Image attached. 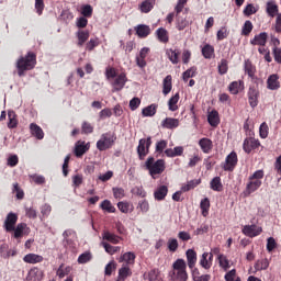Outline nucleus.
<instances>
[{
	"mask_svg": "<svg viewBox=\"0 0 281 281\" xmlns=\"http://www.w3.org/2000/svg\"><path fill=\"white\" fill-rule=\"evenodd\" d=\"M36 67V54L27 53L25 57H21L16 61L18 75L21 77L25 76V71H30Z\"/></svg>",
	"mask_w": 281,
	"mask_h": 281,
	"instance_id": "f257e3e1",
	"label": "nucleus"
},
{
	"mask_svg": "<svg viewBox=\"0 0 281 281\" xmlns=\"http://www.w3.org/2000/svg\"><path fill=\"white\" fill-rule=\"evenodd\" d=\"M145 167L148 170L151 179H157L158 175H162L166 170V160L158 159L155 161V158L148 157L145 161Z\"/></svg>",
	"mask_w": 281,
	"mask_h": 281,
	"instance_id": "f03ea898",
	"label": "nucleus"
},
{
	"mask_svg": "<svg viewBox=\"0 0 281 281\" xmlns=\"http://www.w3.org/2000/svg\"><path fill=\"white\" fill-rule=\"evenodd\" d=\"M172 267V280L188 281V271L186 270L188 268V263H186V260L177 259Z\"/></svg>",
	"mask_w": 281,
	"mask_h": 281,
	"instance_id": "7ed1b4c3",
	"label": "nucleus"
},
{
	"mask_svg": "<svg viewBox=\"0 0 281 281\" xmlns=\"http://www.w3.org/2000/svg\"><path fill=\"white\" fill-rule=\"evenodd\" d=\"M115 139H117V137L111 132L102 134L101 138L97 142L98 150H109V148H112L113 144H115Z\"/></svg>",
	"mask_w": 281,
	"mask_h": 281,
	"instance_id": "20e7f679",
	"label": "nucleus"
},
{
	"mask_svg": "<svg viewBox=\"0 0 281 281\" xmlns=\"http://www.w3.org/2000/svg\"><path fill=\"white\" fill-rule=\"evenodd\" d=\"M150 146H153V137L140 138L137 146L138 159H146V155L150 153Z\"/></svg>",
	"mask_w": 281,
	"mask_h": 281,
	"instance_id": "39448f33",
	"label": "nucleus"
},
{
	"mask_svg": "<svg viewBox=\"0 0 281 281\" xmlns=\"http://www.w3.org/2000/svg\"><path fill=\"white\" fill-rule=\"evenodd\" d=\"M238 164V155L235 151H232L225 159V164L223 166L224 170L227 172H232L236 165Z\"/></svg>",
	"mask_w": 281,
	"mask_h": 281,
	"instance_id": "423d86ee",
	"label": "nucleus"
},
{
	"mask_svg": "<svg viewBox=\"0 0 281 281\" xmlns=\"http://www.w3.org/2000/svg\"><path fill=\"white\" fill-rule=\"evenodd\" d=\"M16 221H19V216L13 212L9 213L3 224L5 232H9V233L14 232V227L16 226Z\"/></svg>",
	"mask_w": 281,
	"mask_h": 281,
	"instance_id": "0eeeda50",
	"label": "nucleus"
},
{
	"mask_svg": "<svg viewBox=\"0 0 281 281\" xmlns=\"http://www.w3.org/2000/svg\"><path fill=\"white\" fill-rule=\"evenodd\" d=\"M243 234L248 236L249 238H254L256 236H260L262 234V227H258L257 225H246L243 227Z\"/></svg>",
	"mask_w": 281,
	"mask_h": 281,
	"instance_id": "6e6552de",
	"label": "nucleus"
},
{
	"mask_svg": "<svg viewBox=\"0 0 281 281\" xmlns=\"http://www.w3.org/2000/svg\"><path fill=\"white\" fill-rule=\"evenodd\" d=\"M259 146H260V140L249 137L244 140L243 149L245 150V153L249 155V153L255 150V148H259Z\"/></svg>",
	"mask_w": 281,
	"mask_h": 281,
	"instance_id": "1a4fd4ad",
	"label": "nucleus"
},
{
	"mask_svg": "<svg viewBox=\"0 0 281 281\" xmlns=\"http://www.w3.org/2000/svg\"><path fill=\"white\" fill-rule=\"evenodd\" d=\"M127 80L126 74L124 72L116 76L115 80L112 82L113 91H122Z\"/></svg>",
	"mask_w": 281,
	"mask_h": 281,
	"instance_id": "9d476101",
	"label": "nucleus"
},
{
	"mask_svg": "<svg viewBox=\"0 0 281 281\" xmlns=\"http://www.w3.org/2000/svg\"><path fill=\"white\" fill-rule=\"evenodd\" d=\"M262 186V180H254L249 179L246 190L244 191L245 196H249V194H252V192H256Z\"/></svg>",
	"mask_w": 281,
	"mask_h": 281,
	"instance_id": "9b49d317",
	"label": "nucleus"
},
{
	"mask_svg": "<svg viewBox=\"0 0 281 281\" xmlns=\"http://www.w3.org/2000/svg\"><path fill=\"white\" fill-rule=\"evenodd\" d=\"M280 9L278 7V3H276V1L270 0L266 3V12L268 14V16H270L271 19L278 16Z\"/></svg>",
	"mask_w": 281,
	"mask_h": 281,
	"instance_id": "f8f14e48",
	"label": "nucleus"
},
{
	"mask_svg": "<svg viewBox=\"0 0 281 281\" xmlns=\"http://www.w3.org/2000/svg\"><path fill=\"white\" fill-rule=\"evenodd\" d=\"M267 88L270 91H278L280 88V77L276 74L270 75L267 79Z\"/></svg>",
	"mask_w": 281,
	"mask_h": 281,
	"instance_id": "ddd939ff",
	"label": "nucleus"
},
{
	"mask_svg": "<svg viewBox=\"0 0 281 281\" xmlns=\"http://www.w3.org/2000/svg\"><path fill=\"white\" fill-rule=\"evenodd\" d=\"M260 92L256 88H249L248 90V102L251 109H256L258 106V98Z\"/></svg>",
	"mask_w": 281,
	"mask_h": 281,
	"instance_id": "4468645a",
	"label": "nucleus"
},
{
	"mask_svg": "<svg viewBox=\"0 0 281 281\" xmlns=\"http://www.w3.org/2000/svg\"><path fill=\"white\" fill-rule=\"evenodd\" d=\"M267 38H269V34H267V32H261L258 35H255L250 41V45H260L261 47H265V45H267Z\"/></svg>",
	"mask_w": 281,
	"mask_h": 281,
	"instance_id": "2eb2a0df",
	"label": "nucleus"
},
{
	"mask_svg": "<svg viewBox=\"0 0 281 281\" xmlns=\"http://www.w3.org/2000/svg\"><path fill=\"white\" fill-rule=\"evenodd\" d=\"M27 281H41L43 280V271L38 268H32L27 276H26Z\"/></svg>",
	"mask_w": 281,
	"mask_h": 281,
	"instance_id": "dca6fc26",
	"label": "nucleus"
},
{
	"mask_svg": "<svg viewBox=\"0 0 281 281\" xmlns=\"http://www.w3.org/2000/svg\"><path fill=\"white\" fill-rule=\"evenodd\" d=\"M166 196H168V187L166 186L158 187L154 192V199L156 201H164Z\"/></svg>",
	"mask_w": 281,
	"mask_h": 281,
	"instance_id": "f3484780",
	"label": "nucleus"
},
{
	"mask_svg": "<svg viewBox=\"0 0 281 281\" xmlns=\"http://www.w3.org/2000/svg\"><path fill=\"white\" fill-rule=\"evenodd\" d=\"M162 128H168L172 131V128H178L179 126V119L166 117L161 122Z\"/></svg>",
	"mask_w": 281,
	"mask_h": 281,
	"instance_id": "a211bd4d",
	"label": "nucleus"
},
{
	"mask_svg": "<svg viewBox=\"0 0 281 281\" xmlns=\"http://www.w3.org/2000/svg\"><path fill=\"white\" fill-rule=\"evenodd\" d=\"M186 256L189 269H194L196 266V251L194 249H188Z\"/></svg>",
	"mask_w": 281,
	"mask_h": 281,
	"instance_id": "6ab92c4d",
	"label": "nucleus"
},
{
	"mask_svg": "<svg viewBox=\"0 0 281 281\" xmlns=\"http://www.w3.org/2000/svg\"><path fill=\"white\" fill-rule=\"evenodd\" d=\"M133 276V272L131 271V268L128 266L123 265L122 268L119 269V276L116 281H124L126 278H131Z\"/></svg>",
	"mask_w": 281,
	"mask_h": 281,
	"instance_id": "aec40b11",
	"label": "nucleus"
},
{
	"mask_svg": "<svg viewBox=\"0 0 281 281\" xmlns=\"http://www.w3.org/2000/svg\"><path fill=\"white\" fill-rule=\"evenodd\" d=\"M13 232V238H21L23 234L29 232L27 224L25 223H20L16 226H14Z\"/></svg>",
	"mask_w": 281,
	"mask_h": 281,
	"instance_id": "412c9836",
	"label": "nucleus"
},
{
	"mask_svg": "<svg viewBox=\"0 0 281 281\" xmlns=\"http://www.w3.org/2000/svg\"><path fill=\"white\" fill-rule=\"evenodd\" d=\"M117 207L122 214H131L133 210H135V206H133V203L126 202V201H121L117 203Z\"/></svg>",
	"mask_w": 281,
	"mask_h": 281,
	"instance_id": "4be33fe9",
	"label": "nucleus"
},
{
	"mask_svg": "<svg viewBox=\"0 0 281 281\" xmlns=\"http://www.w3.org/2000/svg\"><path fill=\"white\" fill-rule=\"evenodd\" d=\"M136 34L139 38H146L150 34V26L146 24H139L135 27Z\"/></svg>",
	"mask_w": 281,
	"mask_h": 281,
	"instance_id": "5701e85b",
	"label": "nucleus"
},
{
	"mask_svg": "<svg viewBox=\"0 0 281 281\" xmlns=\"http://www.w3.org/2000/svg\"><path fill=\"white\" fill-rule=\"evenodd\" d=\"M24 262L27 265H36L38 262H43V256L36 254H29L23 257Z\"/></svg>",
	"mask_w": 281,
	"mask_h": 281,
	"instance_id": "b1692460",
	"label": "nucleus"
},
{
	"mask_svg": "<svg viewBox=\"0 0 281 281\" xmlns=\"http://www.w3.org/2000/svg\"><path fill=\"white\" fill-rule=\"evenodd\" d=\"M31 134L33 137H36V139H43L45 137V133H43V128L38 126L36 123H31L30 125Z\"/></svg>",
	"mask_w": 281,
	"mask_h": 281,
	"instance_id": "393cba45",
	"label": "nucleus"
},
{
	"mask_svg": "<svg viewBox=\"0 0 281 281\" xmlns=\"http://www.w3.org/2000/svg\"><path fill=\"white\" fill-rule=\"evenodd\" d=\"M0 256L1 258L8 259L10 256H16V251L10 250L8 244L0 245Z\"/></svg>",
	"mask_w": 281,
	"mask_h": 281,
	"instance_id": "a878e982",
	"label": "nucleus"
},
{
	"mask_svg": "<svg viewBox=\"0 0 281 281\" xmlns=\"http://www.w3.org/2000/svg\"><path fill=\"white\" fill-rule=\"evenodd\" d=\"M87 150H89V144L86 145L85 142L82 143L78 142L75 146L76 157H82V155H85Z\"/></svg>",
	"mask_w": 281,
	"mask_h": 281,
	"instance_id": "bb28decb",
	"label": "nucleus"
},
{
	"mask_svg": "<svg viewBox=\"0 0 281 281\" xmlns=\"http://www.w3.org/2000/svg\"><path fill=\"white\" fill-rule=\"evenodd\" d=\"M153 8H155V0H144L139 5V10L144 14H148Z\"/></svg>",
	"mask_w": 281,
	"mask_h": 281,
	"instance_id": "cd10ccee",
	"label": "nucleus"
},
{
	"mask_svg": "<svg viewBox=\"0 0 281 281\" xmlns=\"http://www.w3.org/2000/svg\"><path fill=\"white\" fill-rule=\"evenodd\" d=\"M201 184V179H194L187 182L181 187V192H190V190H194L196 186Z\"/></svg>",
	"mask_w": 281,
	"mask_h": 281,
	"instance_id": "c85d7f7f",
	"label": "nucleus"
},
{
	"mask_svg": "<svg viewBox=\"0 0 281 281\" xmlns=\"http://www.w3.org/2000/svg\"><path fill=\"white\" fill-rule=\"evenodd\" d=\"M199 146L203 153H210L212 150V140L210 138H201L199 140Z\"/></svg>",
	"mask_w": 281,
	"mask_h": 281,
	"instance_id": "c756f323",
	"label": "nucleus"
},
{
	"mask_svg": "<svg viewBox=\"0 0 281 281\" xmlns=\"http://www.w3.org/2000/svg\"><path fill=\"white\" fill-rule=\"evenodd\" d=\"M211 190L214 192H222L223 191V182H221V177H215L210 182Z\"/></svg>",
	"mask_w": 281,
	"mask_h": 281,
	"instance_id": "7c9ffc66",
	"label": "nucleus"
},
{
	"mask_svg": "<svg viewBox=\"0 0 281 281\" xmlns=\"http://www.w3.org/2000/svg\"><path fill=\"white\" fill-rule=\"evenodd\" d=\"M166 54L170 63H172V65L179 64V50L170 48V49H167Z\"/></svg>",
	"mask_w": 281,
	"mask_h": 281,
	"instance_id": "2f4dec72",
	"label": "nucleus"
},
{
	"mask_svg": "<svg viewBox=\"0 0 281 281\" xmlns=\"http://www.w3.org/2000/svg\"><path fill=\"white\" fill-rule=\"evenodd\" d=\"M157 113V104H150L143 109L142 114L144 117H153Z\"/></svg>",
	"mask_w": 281,
	"mask_h": 281,
	"instance_id": "473e14b6",
	"label": "nucleus"
},
{
	"mask_svg": "<svg viewBox=\"0 0 281 281\" xmlns=\"http://www.w3.org/2000/svg\"><path fill=\"white\" fill-rule=\"evenodd\" d=\"M170 91H172V76L168 75V76L164 79V89H162V93H164V95H168V93H170Z\"/></svg>",
	"mask_w": 281,
	"mask_h": 281,
	"instance_id": "72a5a7b5",
	"label": "nucleus"
},
{
	"mask_svg": "<svg viewBox=\"0 0 281 281\" xmlns=\"http://www.w3.org/2000/svg\"><path fill=\"white\" fill-rule=\"evenodd\" d=\"M179 103V92H177L173 97H171L168 101V106H169V111H178L179 110V105H177Z\"/></svg>",
	"mask_w": 281,
	"mask_h": 281,
	"instance_id": "f704fd0d",
	"label": "nucleus"
},
{
	"mask_svg": "<svg viewBox=\"0 0 281 281\" xmlns=\"http://www.w3.org/2000/svg\"><path fill=\"white\" fill-rule=\"evenodd\" d=\"M78 46L82 47L87 41H89V31H78L77 32Z\"/></svg>",
	"mask_w": 281,
	"mask_h": 281,
	"instance_id": "c9c22d12",
	"label": "nucleus"
},
{
	"mask_svg": "<svg viewBox=\"0 0 281 281\" xmlns=\"http://www.w3.org/2000/svg\"><path fill=\"white\" fill-rule=\"evenodd\" d=\"M207 122L212 126H216L217 124H220L221 120L218 119V112L216 110H213L209 113Z\"/></svg>",
	"mask_w": 281,
	"mask_h": 281,
	"instance_id": "e433bc0d",
	"label": "nucleus"
},
{
	"mask_svg": "<svg viewBox=\"0 0 281 281\" xmlns=\"http://www.w3.org/2000/svg\"><path fill=\"white\" fill-rule=\"evenodd\" d=\"M156 36L158 38V41L160 43H168L169 38H168V31L164 27H159L157 31H156Z\"/></svg>",
	"mask_w": 281,
	"mask_h": 281,
	"instance_id": "4c0bfd02",
	"label": "nucleus"
},
{
	"mask_svg": "<svg viewBox=\"0 0 281 281\" xmlns=\"http://www.w3.org/2000/svg\"><path fill=\"white\" fill-rule=\"evenodd\" d=\"M101 210L108 212L109 214H115V206L109 200H104L100 204Z\"/></svg>",
	"mask_w": 281,
	"mask_h": 281,
	"instance_id": "58836bf2",
	"label": "nucleus"
},
{
	"mask_svg": "<svg viewBox=\"0 0 281 281\" xmlns=\"http://www.w3.org/2000/svg\"><path fill=\"white\" fill-rule=\"evenodd\" d=\"M103 240H108L109 243H112L113 245H117V243H120V237L113 233H109V231H105L103 233Z\"/></svg>",
	"mask_w": 281,
	"mask_h": 281,
	"instance_id": "ea45409f",
	"label": "nucleus"
},
{
	"mask_svg": "<svg viewBox=\"0 0 281 281\" xmlns=\"http://www.w3.org/2000/svg\"><path fill=\"white\" fill-rule=\"evenodd\" d=\"M266 269H269V259H259L255 263V270L256 271H266Z\"/></svg>",
	"mask_w": 281,
	"mask_h": 281,
	"instance_id": "a19ab883",
	"label": "nucleus"
},
{
	"mask_svg": "<svg viewBox=\"0 0 281 281\" xmlns=\"http://www.w3.org/2000/svg\"><path fill=\"white\" fill-rule=\"evenodd\" d=\"M8 117H9L8 128H16V125L19 124V122L16 121V113L10 110L8 112Z\"/></svg>",
	"mask_w": 281,
	"mask_h": 281,
	"instance_id": "79ce46f5",
	"label": "nucleus"
},
{
	"mask_svg": "<svg viewBox=\"0 0 281 281\" xmlns=\"http://www.w3.org/2000/svg\"><path fill=\"white\" fill-rule=\"evenodd\" d=\"M120 262H126V265H133L135 262V254L132 251L123 254Z\"/></svg>",
	"mask_w": 281,
	"mask_h": 281,
	"instance_id": "37998d69",
	"label": "nucleus"
},
{
	"mask_svg": "<svg viewBox=\"0 0 281 281\" xmlns=\"http://www.w3.org/2000/svg\"><path fill=\"white\" fill-rule=\"evenodd\" d=\"M69 273H71V267L67 266L65 268V263H61L59 266V268L57 269L56 274L58 276V278H65V276H69Z\"/></svg>",
	"mask_w": 281,
	"mask_h": 281,
	"instance_id": "c03bdc74",
	"label": "nucleus"
},
{
	"mask_svg": "<svg viewBox=\"0 0 281 281\" xmlns=\"http://www.w3.org/2000/svg\"><path fill=\"white\" fill-rule=\"evenodd\" d=\"M202 56H204L206 59L212 58L214 56V46L210 44L204 45L202 48Z\"/></svg>",
	"mask_w": 281,
	"mask_h": 281,
	"instance_id": "a18cd8bd",
	"label": "nucleus"
},
{
	"mask_svg": "<svg viewBox=\"0 0 281 281\" xmlns=\"http://www.w3.org/2000/svg\"><path fill=\"white\" fill-rule=\"evenodd\" d=\"M200 207L202 210V216H207L210 212V199L204 198L201 200Z\"/></svg>",
	"mask_w": 281,
	"mask_h": 281,
	"instance_id": "49530a36",
	"label": "nucleus"
},
{
	"mask_svg": "<svg viewBox=\"0 0 281 281\" xmlns=\"http://www.w3.org/2000/svg\"><path fill=\"white\" fill-rule=\"evenodd\" d=\"M241 87H243V81H233L229 85L228 89H229V92L233 93V95H237Z\"/></svg>",
	"mask_w": 281,
	"mask_h": 281,
	"instance_id": "de8ad7c7",
	"label": "nucleus"
},
{
	"mask_svg": "<svg viewBox=\"0 0 281 281\" xmlns=\"http://www.w3.org/2000/svg\"><path fill=\"white\" fill-rule=\"evenodd\" d=\"M252 30H254V24L251 23V21L247 20L244 23V26L241 29L243 36H249V34H251Z\"/></svg>",
	"mask_w": 281,
	"mask_h": 281,
	"instance_id": "09e8293b",
	"label": "nucleus"
},
{
	"mask_svg": "<svg viewBox=\"0 0 281 281\" xmlns=\"http://www.w3.org/2000/svg\"><path fill=\"white\" fill-rule=\"evenodd\" d=\"M195 76H196V67H191L183 72L182 78L184 82H188L190 78H194Z\"/></svg>",
	"mask_w": 281,
	"mask_h": 281,
	"instance_id": "8fccbe9b",
	"label": "nucleus"
},
{
	"mask_svg": "<svg viewBox=\"0 0 281 281\" xmlns=\"http://www.w3.org/2000/svg\"><path fill=\"white\" fill-rule=\"evenodd\" d=\"M102 246L104 247L106 254H110V256H113V254H117V251H120V247L119 246H111L106 241H103Z\"/></svg>",
	"mask_w": 281,
	"mask_h": 281,
	"instance_id": "3c124183",
	"label": "nucleus"
},
{
	"mask_svg": "<svg viewBox=\"0 0 281 281\" xmlns=\"http://www.w3.org/2000/svg\"><path fill=\"white\" fill-rule=\"evenodd\" d=\"M200 266L202 269H212V263L207 259V252H203L200 259Z\"/></svg>",
	"mask_w": 281,
	"mask_h": 281,
	"instance_id": "603ef678",
	"label": "nucleus"
},
{
	"mask_svg": "<svg viewBox=\"0 0 281 281\" xmlns=\"http://www.w3.org/2000/svg\"><path fill=\"white\" fill-rule=\"evenodd\" d=\"M245 71L250 78H254V75L256 74V68L249 59L245 60Z\"/></svg>",
	"mask_w": 281,
	"mask_h": 281,
	"instance_id": "864d4df0",
	"label": "nucleus"
},
{
	"mask_svg": "<svg viewBox=\"0 0 281 281\" xmlns=\"http://www.w3.org/2000/svg\"><path fill=\"white\" fill-rule=\"evenodd\" d=\"M148 280L149 281H164V279H161V273L157 269L149 271Z\"/></svg>",
	"mask_w": 281,
	"mask_h": 281,
	"instance_id": "5fc2aeb1",
	"label": "nucleus"
},
{
	"mask_svg": "<svg viewBox=\"0 0 281 281\" xmlns=\"http://www.w3.org/2000/svg\"><path fill=\"white\" fill-rule=\"evenodd\" d=\"M259 135L261 139H267V137H269V125H267V123H261L259 127Z\"/></svg>",
	"mask_w": 281,
	"mask_h": 281,
	"instance_id": "6e6d98bb",
	"label": "nucleus"
},
{
	"mask_svg": "<svg viewBox=\"0 0 281 281\" xmlns=\"http://www.w3.org/2000/svg\"><path fill=\"white\" fill-rule=\"evenodd\" d=\"M217 259L220 262V267H222V269L227 271L229 269V260H227V257L225 255H218Z\"/></svg>",
	"mask_w": 281,
	"mask_h": 281,
	"instance_id": "4d7b16f0",
	"label": "nucleus"
},
{
	"mask_svg": "<svg viewBox=\"0 0 281 281\" xmlns=\"http://www.w3.org/2000/svg\"><path fill=\"white\" fill-rule=\"evenodd\" d=\"M186 27H188V20L181 15H177V29L181 31L186 30Z\"/></svg>",
	"mask_w": 281,
	"mask_h": 281,
	"instance_id": "13d9d810",
	"label": "nucleus"
},
{
	"mask_svg": "<svg viewBox=\"0 0 281 281\" xmlns=\"http://www.w3.org/2000/svg\"><path fill=\"white\" fill-rule=\"evenodd\" d=\"M112 191L114 199H124V196H126V193L123 188L114 187Z\"/></svg>",
	"mask_w": 281,
	"mask_h": 281,
	"instance_id": "bf43d9fd",
	"label": "nucleus"
},
{
	"mask_svg": "<svg viewBox=\"0 0 281 281\" xmlns=\"http://www.w3.org/2000/svg\"><path fill=\"white\" fill-rule=\"evenodd\" d=\"M218 74L221 76H225V74H227V69H228V66H227V59H222L221 63L218 64Z\"/></svg>",
	"mask_w": 281,
	"mask_h": 281,
	"instance_id": "052dcab7",
	"label": "nucleus"
},
{
	"mask_svg": "<svg viewBox=\"0 0 281 281\" xmlns=\"http://www.w3.org/2000/svg\"><path fill=\"white\" fill-rule=\"evenodd\" d=\"M168 245V249L169 251H177V249H179V241L177 240V238H170L167 243Z\"/></svg>",
	"mask_w": 281,
	"mask_h": 281,
	"instance_id": "680f3d73",
	"label": "nucleus"
},
{
	"mask_svg": "<svg viewBox=\"0 0 281 281\" xmlns=\"http://www.w3.org/2000/svg\"><path fill=\"white\" fill-rule=\"evenodd\" d=\"M91 252H83L78 257L79 265H87L91 260Z\"/></svg>",
	"mask_w": 281,
	"mask_h": 281,
	"instance_id": "e2e57ef3",
	"label": "nucleus"
},
{
	"mask_svg": "<svg viewBox=\"0 0 281 281\" xmlns=\"http://www.w3.org/2000/svg\"><path fill=\"white\" fill-rule=\"evenodd\" d=\"M257 12H258V9H256V7H254V4H248L244 9L245 16H251V14H256Z\"/></svg>",
	"mask_w": 281,
	"mask_h": 281,
	"instance_id": "0e129e2a",
	"label": "nucleus"
},
{
	"mask_svg": "<svg viewBox=\"0 0 281 281\" xmlns=\"http://www.w3.org/2000/svg\"><path fill=\"white\" fill-rule=\"evenodd\" d=\"M278 247V243H276V238L269 237L267 239V251L271 252L273 249Z\"/></svg>",
	"mask_w": 281,
	"mask_h": 281,
	"instance_id": "69168bd1",
	"label": "nucleus"
},
{
	"mask_svg": "<svg viewBox=\"0 0 281 281\" xmlns=\"http://www.w3.org/2000/svg\"><path fill=\"white\" fill-rule=\"evenodd\" d=\"M272 54L274 56L276 63L281 65V48L280 47H273L272 48Z\"/></svg>",
	"mask_w": 281,
	"mask_h": 281,
	"instance_id": "338daca9",
	"label": "nucleus"
},
{
	"mask_svg": "<svg viewBox=\"0 0 281 281\" xmlns=\"http://www.w3.org/2000/svg\"><path fill=\"white\" fill-rule=\"evenodd\" d=\"M274 32H277V34H281V13L277 15V19L274 22Z\"/></svg>",
	"mask_w": 281,
	"mask_h": 281,
	"instance_id": "774afa93",
	"label": "nucleus"
}]
</instances>
